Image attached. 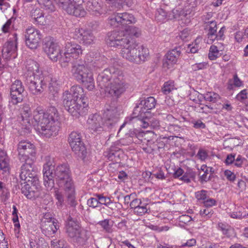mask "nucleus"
<instances>
[{
	"instance_id": "680f3d73",
	"label": "nucleus",
	"mask_w": 248,
	"mask_h": 248,
	"mask_svg": "<svg viewBox=\"0 0 248 248\" xmlns=\"http://www.w3.org/2000/svg\"><path fill=\"white\" fill-rule=\"evenodd\" d=\"M183 2L182 0H167L166 4L171 6L174 11L173 7L181 5Z\"/></svg>"
},
{
	"instance_id": "c756f323",
	"label": "nucleus",
	"mask_w": 248,
	"mask_h": 248,
	"mask_svg": "<svg viewBox=\"0 0 248 248\" xmlns=\"http://www.w3.org/2000/svg\"><path fill=\"white\" fill-rule=\"evenodd\" d=\"M145 135V133L144 132L136 128L130 129L127 134V136L131 138L132 141L136 144H140Z\"/></svg>"
},
{
	"instance_id": "6e6552de",
	"label": "nucleus",
	"mask_w": 248,
	"mask_h": 248,
	"mask_svg": "<svg viewBox=\"0 0 248 248\" xmlns=\"http://www.w3.org/2000/svg\"><path fill=\"white\" fill-rule=\"evenodd\" d=\"M18 159L21 162L27 165L33 164L36 160V148L30 142L21 141L17 145Z\"/></svg>"
},
{
	"instance_id": "09e8293b",
	"label": "nucleus",
	"mask_w": 248,
	"mask_h": 248,
	"mask_svg": "<svg viewBox=\"0 0 248 248\" xmlns=\"http://www.w3.org/2000/svg\"><path fill=\"white\" fill-rule=\"evenodd\" d=\"M204 99L209 102H216L219 99V96L218 94L214 93H208L204 95Z\"/></svg>"
},
{
	"instance_id": "0e129e2a",
	"label": "nucleus",
	"mask_w": 248,
	"mask_h": 248,
	"mask_svg": "<svg viewBox=\"0 0 248 248\" xmlns=\"http://www.w3.org/2000/svg\"><path fill=\"white\" fill-rule=\"evenodd\" d=\"M64 244V241L62 240H53L51 241V246L52 248H61Z\"/></svg>"
},
{
	"instance_id": "0eeeda50",
	"label": "nucleus",
	"mask_w": 248,
	"mask_h": 248,
	"mask_svg": "<svg viewBox=\"0 0 248 248\" xmlns=\"http://www.w3.org/2000/svg\"><path fill=\"white\" fill-rule=\"evenodd\" d=\"M62 98V103L65 109L73 117L78 118L85 115L88 111V99L83 98L78 100H71V96Z\"/></svg>"
},
{
	"instance_id": "37998d69",
	"label": "nucleus",
	"mask_w": 248,
	"mask_h": 248,
	"mask_svg": "<svg viewBox=\"0 0 248 248\" xmlns=\"http://www.w3.org/2000/svg\"><path fill=\"white\" fill-rule=\"evenodd\" d=\"M23 93H19V92H17L16 94L14 93H10L11 99L9 102L13 105H16L19 103H21L23 101Z\"/></svg>"
},
{
	"instance_id": "6e6d98bb",
	"label": "nucleus",
	"mask_w": 248,
	"mask_h": 248,
	"mask_svg": "<svg viewBox=\"0 0 248 248\" xmlns=\"http://www.w3.org/2000/svg\"><path fill=\"white\" fill-rule=\"evenodd\" d=\"M191 123L193 124V127L196 129H204L206 127L205 124L201 120H192Z\"/></svg>"
},
{
	"instance_id": "5fc2aeb1",
	"label": "nucleus",
	"mask_w": 248,
	"mask_h": 248,
	"mask_svg": "<svg viewBox=\"0 0 248 248\" xmlns=\"http://www.w3.org/2000/svg\"><path fill=\"white\" fill-rule=\"evenodd\" d=\"M38 2L43 5L46 9L53 10L54 6L51 0H37Z\"/></svg>"
},
{
	"instance_id": "49530a36",
	"label": "nucleus",
	"mask_w": 248,
	"mask_h": 248,
	"mask_svg": "<svg viewBox=\"0 0 248 248\" xmlns=\"http://www.w3.org/2000/svg\"><path fill=\"white\" fill-rule=\"evenodd\" d=\"M21 114L23 120H24V119H25V120L28 119V118L31 114V109L29 104H24L22 105V107L21 109Z\"/></svg>"
},
{
	"instance_id": "f03ea898",
	"label": "nucleus",
	"mask_w": 248,
	"mask_h": 248,
	"mask_svg": "<svg viewBox=\"0 0 248 248\" xmlns=\"http://www.w3.org/2000/svg\"><path fill=\"white\" fill-rule=\"evenodd\" d=\"M101 93L119 98L128 87L123 71L113 67L106 68L97 78Z\"/></svg>"
},
{
	"instance_id": "338daca9",
	"label": "nucleus",
	"mask_w": 248,
	"mask_h": 248,
	"mask_svg": "<svg viewBox=\"0 0 248 248\" xmlns=\"http://www.w3.org/2000/svg\"><path fill=\"white\" fill-rule=\"evenodd\" d=\"M198 158L201 160H204L208 156L207 153L202 149H200L197 155Z\"/></svg>"
},
{
	"instance_id": "603ef678",
	"label": "nucleus",
	"mask_w": 248,
	"mask_h": 248,
	"mask_svg": "<svg viewBox=\"0 0 248 248\" xmlns=\"http://www.w3.org/2000/svg\"><path fill=\"white\" fill-rule=\"evenodd\" d=\"M137 121H139V118H138V117H137V116L134 115L133 114V112L132 114V115H131L130 116L127 117L125 118L124 122V124H122L120 126L119 130L120 131L122 129V128L124 126V125L126 124L131 123L133 122H135Z\"/></svg>"
},
{
	"instance_id": "2eb2a0df",
	"label": "nucleus",
	"mask_w": 248,
	"mask_h": 248,
	"mask_svg": "<svg viewBox=\"0 0 248 248\" xmlns=\"http://www.w3.org/2000/svg\"><path fill=\"white\" fill-rule=\"evenodd\" d=\"M41 34L40 31L34 28L26 29L24 32L25 41L26 46L31 49H35L39 46Z\"/></svg>"
},
{
	"instance_id": "4be33fe9",
	"label": "nucleus",
	"mask_w": 248,
	"mask_h": 248,
	"mask_svg": "<svg viewBox=\"0 0 248 248\" xmlns=\"http://www.w3.org/2000/svg\"><path fill=\"white\" fill-rule=\"evenodd\" d=\"M83 89L79 85L73 86L70 91H66L63 93L62 98L68 97L71 96V100H78L83 98H87L84 95Z\"/></svg>"
},
{
	"instance_id": "4d7b16f0",
	"label": "nucleus",
	"mask_w": 248,
	"mask_h": 248,
	"mask_svg": "<svg viewBox=\"0 0 248 248\" xmlns=\"http://www.w3.org/2000/svg\"><path fill=\"white\" fill-rule=\"evenodd\" d=\"M53 219H56L52 217L50 213H46L44 215L43 217L41 219V224H45L46 222L53 221Z\"/></svg>"
},
{
	"instance_id": "e2e57ef3",
	"label": "nucleus",
	"mask_w": 248,
	"mask_h": 248,
	"mask_svg": "<svg viewBox=\"0 0 248 248\" xmlns=\"http://www.w3.org/2000/svg\"><path fill=\"white\" fill-rule=\"evenodd\" d=\"M15 20L13 18H11L8 19L6 22L3 25L2 27V31L4 33H7L9 32L10 29L11 25L13 21Z\"/></svg>"
},
{
	"instance_id": "4468645a",
	"label": "nucleus",
	"mask_w": 248,
	"mask_h": 248,
	"mask_svg": "<svg viewBox=\"0 0 248 248\" xmlns=\"http://www.w3.org/2000/svg\"><path fill=\"white\" fill-rule=\"evenodd\" d=\"M13 38H10L4 45L2 50V57L7 60L15 59L17 56V34L14 33Z\"/></svg>"
},
{
	"instance_id": "9d476101",
	"label": "nucleus",
	"mask_w": 248,
	"mask_h": 248,
	"mask_svg": "<svg viewBox=\"0 0 248 248\" xmlns=\"http://www.w3.org/2000/svg\"><path fill=\"white\" fill-rule=\"evenodd\" d=\"M156 104L155 99L150 96L143 99L140 98L133 110V114L139 119L147 118L152 115L150 110L154 108Z\"/></svg>"
},
{
	"instance_id": "864d4df0",
	"label": "nucleus",
	"mask_w": 248,
	"mask_h": 248,
	"mask_svg": "<svg viewBox=\"0 0 248 248\" xmlns=\"http://www.w3.org/2000/svg\"><path fill=\"white\" fill-rule=\"evenodd\" d=\"M207 191L205 190H202L195 192V197L199 201H204L206 199Z\"/></svg>"
},
{
	"instance_id": "412c9836",
	"label": "nucleus",
	"mask_w": 248,
	"mask_h": 248,
	"mask_svg": "<svg viewBox=\"0 0 248 248\" xmlns=\"http://www.w3.org/2000/svg\"><path fill=\"white\" fill-rule=\"evenodd\" d=\"M182 46H176L170 50L166 55V60L163 63L164 66L170 68V66L176 63L181 54Z\"/></svg>"
},
{
	"instance_id": "aec40b11",
	"label": "nucleus",
	"mask_w": 248,
	"mask_h": 248,
	"mask_svg": "<svg viewBox=\"0 0 248 248\" xmlns=\"http://www.w3.org/2000/svg\"><path fill=\"white\" fill-rule=\"evenodd\" d=\"M104 155L107 159L114 163H120L121 158L124 156V153L120 148L111 146L108 150L104 153Z\"/></svg>"
},
{
	"instance_id": "b1692460",
	"label": "nucleus",
	"mask_w": 248,
	"mask_h": 248,
	"mask_svg": "<svg viewBox=\"0 0 248 248\" xmlns=\"http://www.w3.org/2000/svg\"><path fill=\"white\" fill-rule=\"evenodd\" d=\"M102 2L100 0H90L86 3V9L92 15L98 16L102 13Z\"/></svg>"
},
{
	"instance_id": "13d9d810",
	"label": "nucleus",
	"mask_w": 248,
	"mask_h": 248,
	"mask_svg": "<svg viewBox=\"0 0 248 248\" xmlns=\"http://www.w3.org/2000/svg\"><path fill=\"white\" fill-rule=\"evenodd\" d=\"M224 175L227 179L230 182H233L236 179L235 174L231 170H227L224 171Z\"/></svg>"
},
{
	"instance_id": "dca6fc26",
	"label": "nucleus",
	"mask_w": 248,
	"mask_h": 248,
	"mask_svg": "<svg viewBox=\"0 0 248 248\" xmlns=\"http://www.w3.org/2000/svg\"><path fill=\"white\" fill-rule=\"evenodd\" d=\"M73 37L84 46H88L94 43L95 37L90 30L77 28L74 32Z\"/></svg>"
},
{
	"instance_id": "1a4fd4ad",
	"label": "nucleus",
	"mask_w": 248,
	"mask_h": 248,
	"mask_svg": "<svg viewBox=\"0 0 248 248\" xmlns=\"http://www.w3.org/2000/svg\"><path fill=\"white\" fill-rule=\"evenodd\" d=\"M21 193L30 200L37 198H44L45 192L41 189L39 178H35L31 183H21L20 184Z\"/></svg>"
},
{
	"instance_id": "8fccbe9b",
	"label": "nucleus",
	"mask_w": 248,
	"mask_h": 248,
	"mask_svg": "<svg viewBox=\"0 0 248 248\" xmlns=\"http://www.w3.org/2000/svg\"><path fill=\"white\" fill-rule=\"evenodd\" d=\"M147 205L148 204H146L145 205H140L135 209L134 211V214L139 216H141L144 215L145 213H147L148 210L147 208Z\"/></svg>"
},
{
	"instance_id": "9b49d317",
	"label": "nucleus",
	"mask_w": 248,
	"mask_h": 248,
	"mask_svg": "<svg viewBox=\"0 0 248 248\" xmlns=\"http://www.w3.org/2000/svg\"><path fill=\"white\" fill-rule=\"evenodd\" d=\"M25 84L31 93L35 95L41 94L46 88L44 78L39 76L28 77L25 79Z\"/></svg>"
},
{
	"instance_id": "774afa93",
	"label": "nucleus",
	"mask_w": 248,
	"mask_h": 248,
	"mask_svg": "<svg viewBox=\"0 0 248 248\" xmlns=\"http://www.w3.org/2000/svg\"><path fill=\"white\" fill-rule=\"evenodd\" d=\"M55 197L58 200V202L60 205H62L64 202L63 196L62 192L57 189L55 191Z\"/></svg>"
},
{
	"instance_id": "a211bd4d",
	"label": "nucleus",
	"mask_w": 248,
	"mask_h": 248,
	"mask_svg": "<svg viewBox=\"0 0 248 248\" xmlns=\"http://www.w3.org/2000/svg\"><path fill=\"white\" fill-rule=\"evenodd\" d=\"M43 49L50 60L54 62L59 60L61 62V57L63 55L61 54L60 48L57 44L47 42L44 45Z\"/></svg>"
},
{
	"instance_id": "4c0bfd02",
	"label": "nucleus",
	"mask_w": 248,
	"mask_h": 248,
	"mask_svg": "<svg viewBox=\"0 0 248 248\" xmlns=\"http://www.w3.org/2000/svg\"><path fill=\"white\" fill-rule=\"evenodd\" d=\"M24 87L20 80H16L11 86L10 93L16 94L17 92L24 93Z\"/></svg>"
},
{
	"instance_id": "a878e982",
	"label": "nucleus",
	"mask_w": 248,
	"mask_h": 248,
	"mask_svg": "<svg viewBox=\"0 0 248 248\" xmlns=\"http://www.w3.org/2000/svg\"><path fill=\"white\" fill-rule=\"evenodd\" d=\"M89 237V232L82 229L76 234V236L72 239L73 241L78 246H84L87 244Z\"/></svg>"
},
{
	"instance_id": "2f4dec72",
	"label": "nucleus",
	"mask_w": 248,
	"mask_h": 248,
	"mask_svg": "<svg viewBox=\"0 0 248 248\" xmlns=\"http://www.w3.org/2000/svg\"><path fill=\"white\" fill-rule=\"evenodd\" d=\"M81 4L74 3L71 8V12H68L67 14L76 17H84L86 14V12L81 6Z\"/></svg>"
},
{
	"instance_id": "cd10ccee",
	"label": "nucleus",
	"mask_w": 248,
	"mask_h": 248,
	"mask_svg": "<svg viewBox=\"0 0 248 248\" xmlns=\"http://www.w3.org/2000/svg\"><path fill=\"white\" fill-rule=\"evenodd\" d=\"M30 16L34 21L39 25H44L46 23L44 13L43 11L39 8L32 9L31 11Z\"/></svg>"
},
{
	"instance_id": "79ce46f5",
	"label": "nucleus",
	"mask_w": 248,
	"mask_h": 248,
	"mask_svg": "<svg viewBox=\"0 0 248 248\" xmlns=\"http://www.w3.org/2000/svg\"><path fill=\"white\" fill-rule=\"evenodd\" d=\"M126 32L129 36H133L136 37H139L141 34L140 30L133 26H128L124 29Z\"/></svg>"
},
{
	"instance_id": "f3484780",
	"label": "nucleus",
	"mask_w": 248,
	"mask_h": 248,
	"mask_svg": "<svg viewBox=\"0 0 248 248\" xmlns=\"http://www.w3.org/2000/svg\"><path fill=\"white\" fill-rule=\"evenodd\" d=\"M65 228L67 235L71 239L76 236V234L83 229L79 222L70 215L66 218Z\"/></svg>"
},
{
	"instance_id": "f257e3e1",
	"label": "nucleus",
	"mask_w": 248,
	"mask_h": 248,
	"mask_svg": "<svg viewBox=\"0 0 248 248\" xmlns=\"http://www.w3.org/2000/svg\"><path fill=\"white\" fill-rule=\"evenodd\" d=\"M111 47H122V57L136 64L144 62L149 57V50L143 46H139L130 36L122 32L113 31L108 33L106 40Z\"/></svg>"
},
{
	"instance_id": "e433bc0d",
	"label": "nucleus",
	"mask_w": 248,
	"mask_h": 248,
	"mask_svg": "<svg viewBox=\"0 0 248 248\" xmlns=\"http://www.w3.org/2000/svg\"><path fill=\"white\" fill-rule=\"evenodd\" d=\"M9 159L6 153L3 151H0V169L6 172L9 170Z\"/></svg>"
},
{
	"instance_id": "3c124183",
	"label": "nucleus",
	"mask_w": 248,
	"mask_h": 248,
	"mask_svg": "<svg viewBox=\"0 0 248 248\" xmlns=\"http://www.w3.org/2000/svg\"><path fill=\"white\" fill-rule=\"evenodd\" d=\"M87 204L92 208H96L99 207L97 196L89 198L87 202Z\"/></svg>"
},
{
	"instance_id": "7ed1b4c3",
	"label": "nucleus",
	"mask_w": 248,
	"mask_h": 248,
	"mask_svg": "<svg viewBox=\"0 0 248 248\" xmlns=\"http://www.w3.org/2000/svg\"><path fill=\"white\" fill-rule=\"evenodd\" d=\"M43 173L44 185L47 188L52 189L55 183L63 189L75 186L67 164L58 165L55 168L53 162L49 160L44 165Z\"/></svg>"
},
{
	"instance_id": "7c9ffc66",
	"label": "nucleus",
	"mask_w": 248,
	"mask_h": 248,
	"mask_svg": "<svg viewBox=\"0 0 248 248\" xmlns=\"http://www.w3.org/2000/svg\"><path fill=\"white\" fill-rule=\"evenodd\" d=\"M71 149L76 154H77L78 156L84 160L87 155V151L85 145L83 141H78L74 143V146L72 144H70Z\"/></svg>"
},
{
	"instance_id": "5701e85b",
	"label": "nucleus",
	"mask_w": 248,
	"mask_h": 248,
	"mask_svg": "<svg viewBox=\"0 0 248 248\" xmlns=\"http://www.w3.org/2000/svg\"><path fill=\"white\" fill-rule=\"evenodd\" d=\"M42 232L46 236H49L55 234L59 229L58 221L57 219H53L52 221L46 222L45 224H40Z\"/></svg>"
},
{
	"instance_id": "bb28decb",
	"label": "nucleus",
	"mask_w": 248,
	"mask_h": 248,
	"mask_svg": "<svg viewBox=\"0 0 248 248\" xmlns=\"http://www.w3.org/2000/svg\"><path fill=\"white\" fill-rule=\"evenodd\" d=\"M26 69L27 71L24 74L25 79L30 76L31 77L38 76L35 73L39 72V66L35 61L32 60L27 61L26 64Z\"/></svg>"
},
{
	"instance_id": "393cba45",
	"label": "nucleus",
	"mask_w": 248,
	"mask_h": 248,
	"mask_svg": "<svg viewBox=\"0 0 248 248\" xmlns=\"http://www.w3.org/2000/svg\"><path fill=\"white\" fill-rule=\"evenodd\" d=\"M107 60L108 59L104 57H100L98 59L92 61L90 62H86L84 65L87 66L88 65V68L90 71L91 70H97L102 68H105L107 66Z\"/></svg>"
},
{
	"instance_id": "c85d7f7f",
	"label": "nucleus",
	"mask_w": 248,
	"mask_h": 248,
	"mask_svg": "<svg viewBox=\"0 0 248 248\" xmlns=\"http://www.w3.org/2000/svg\"><path fill=\"white\" fill-rule=\"evenodd\" d=\"M140 122V125L146 128L150 126L154 129H158L160 126L159 121L155 118H152V115L147 118H143V119H139Z\"/></svg>"
},
{
	"instance_id": "72a5a7b5",
	"label": "nucleus",
	"mask_w": 248,
	"mask_h": 248,
	"mask_svg": "<svg viewBox=\"0 0 248 248\" xmlns=\"http://www.w3.org/2000/svg\"><path fill=\"white\" fill-rule=\"evenodd\" d=\"M30 245L31 248H49L47 243L42 237L38 238L35 240L31 239Z\"/></svg>"
},
{
	"instance_id": "69168bd1",
	"label": "nucleus",
	"mask_w": 248,
	"mask_h": 248,
	"mask_svg": "<svg viewBox=\"0 0 248 248\" xmlns=\"http://www.w3.org/2000/svg\"><path fill=\"white\" fill-rule=\"evenodd\" d=\"M207 64V63L206 62H200L195 63L192 65V68L194 71L204 69L206 68Z\"/></svg>"
},
{
	"instance_id": "a18cd8bd",
	"label": "nucleus",
	"mask_w": 248,
	"mask_h": 248,
	"mask_svg": "<svg viewBox=\"0 0 248 248\" xmlns=\"http://www.w3.org/2000/svg\"><path fill=\"white\" fill-rule=\"evenodd\" d=\"M98 224L101 226L103 230L107 233H112L113 229L112 225L109 224V220L108 219H104L98 222Z\"/></svg>"
},
{
	"instance_id": "c03bdc74",
	"label": "nucleus",
	"mask_w": 248,
	"mask_h": 248,
	"mask_svg": "<svg viewBox=\"0 0 248 248\" xmlns=\"http://www.w3.org/2000/svg\"><path fill=\"white\" fill-rule=\"evenodd\" d=\"M79 141H82L81 140V136L80 133L73 131L69 136L68 142L69 144L74 146V143Z\"/></svg>"
},
{
	"instance_id": "473e14b6",
	"label": "nucleus",
	"mask_w": 248,
	"mask_h": 248,
	"mask_svg": "<svg viewBox=\"0 0 248 248\" xmlns=\"http://www.w3.org/2000/svg\"><path fill=\"white\" fill-rule=\"evenodd\" d=\"M67 198L68 204L71 207H75L77 202L75 200V186L64 189Z\"/></svg>"
},
{
	"instance_id": "052dcab7",
	"label": "nucleus",
	"mask_w": 248,
	"mask_h": 248,
	"mask_svg": "<svg viewBox=\"0 0 248 248\" xmlns=\"http://www.w3.org/2000/svg\"><path fill=\"white\" fill-rule=\"evenodd\" d=\"M226 31L225 26L222 27L217 33H215V35L213 36L214 40L217 39V40H223L224 36V32Z\"/></svg>"
},
{
	"instance_id": "c9c22d12",
	"label": "nucleus",
	"mask_w": 248,
	"mask_h": 248,
	"mask_svg": "<svg viewBox=\"0 0 248 248\" xmlns=\"http://www.w3.org/2000/svg\"><path fill=\"white\" fill-rule=\"evenodd\" d=\"M94 196H97L99 206L100 205H104L112 209L110 207L113 203L112 201L107 196H105L103 194L95 193L93 194Z\"/></svg>"
},
{
	"instance_id": "423d86ee",
	"label": "nucleus",
	"mask_w": 248,
	"mask_h": 248,
	"mask_svg": "<svg viewBox=\"0 0 248 248\" xmlns=\"http://www.w3.org/2000/svg\"><path fill=\"white\" fill-rule=\"evenodd\" d=\"M85 61H77L73 64L71 73L73 77L89 91H92L95 88V82L92 72L85 66Z\"/></svg>"
},
{
	"instance_id": "f704fd0d",
	"label": "nucleus",
	"mask_w": 248,
	"mask_h": 248,
	"mask_svg": "<svg viewBox=\"0 0 248 248\" xmlns=\"http://www.w3.org/2000/svg\"><path fill=\"white\" fill-rule=\"evenodd\" d=\"M217 228L220 230L223 234L225 235L227 237H231L233 234V229L229 225L219 222L217 224Z\"/></svg>"
},
{
	"instance_id": "f8f14e48",
	"label": "nucleus",
	"mask_w": 248,
	"mask_h": 248,
	"mask_svg": "<svg viewBox=\"0 0 248 248\" xmlns=\"http://www.w3.org/2000/svg\"><path fill=\"white\" fill-rule=\"evenodd\" d=\"M82 53V49L80 45L68 42L65 44L63 55L61 57V62L62 64L69 62L73 59H77Z\"/></svg>"
},
{
	"instance_id": "a19ab883",
	"label": "nucleus",
	"mask_w": 248,
	"mask_h": 248,
	"mask_svg": "<svg viewBox=\"0 0 248 248\" xmlns=\"http://www.w3.org/2000/svg\"><path fill=\"white\" fill-rule=\"evenodd\" d=\"M175 89L174 81L169 80L164 83L161 90L164 94L167 95Z\"/></svg>"
},
{
	"instance_id": "58836bf2",
	"label": "nucleus",
	"mask_w": 248,
	"mask_h": 248,
	"mask_svg": "<svg viewBox=\"0 0 248 248\" xmlns=\"http://www.w3.org/2000/svg\"><path fill=\"white\" fill-rule=\"evenodd\" d=\"M57 3L59 7L68 13V12H71V8L74 3L71 0H57Z\"/></svg>"
},
{
	"instance_id": "ea45409f",
	"label": "nucleus",
	"mask_w": 248,
	"mask_h": 248,
	"mask_svg": "<svg viewBox=\"0 0 248 248\" xmlns=\"http://www.w3.org/2000/svg\"><path fill=\"white\" fill-rule=\"evenodd\" d=\"M207 28L208 29L207 35L209 38L214 40L213 36L215 35L217 32V23L215 21H211L208 22Z\"/></svg>"
},
{
	"instance_id": "bf43d9fd",
	"label": "nucleus",
	"mask_w": 248,
	"mask_h": 248,
	"mask_svg": "<svg viewBox=\"0 0 248 248\" xmlns=\"http://www.w3.org/2000/svg\"><path fill=\"white\" fill-rule=\"evenodd\" d=\"M247 94L248 93L247 89L242 90L237 94L236 99L240 102H243L244 100L248 98Z\"/></svg>"
},
{
	"instance_id": "39448f33",
	"label": "nucleus",
	"mask_w": 248,
	"mask_h": 248,
	"mask_svg": "<svg viewBox=\"0 0 248 248\" xmlns=\"http://www.w3.org/2000/svg\"><path fill=\"white\" fill-rule=\"evenodd\" d=\"M33 119L37 124V130L44 137L49 138L56 136L59 130V115L53 106L44 111L42 107L38 106L33 111Z\"/></svg>"
},
{
	"instance_id": "20e7f679",
	"label": "nucleus",
	"mask_w": 248,
	"mask_h": 248,
	"mask_svg": "<svg viewBox=\"0 0 248 248\" xmlns=\"http://www.w3.org/2000/svg\"><path fill=\"white\" fill-rule=\"evenodd\" d=\"M105 108L103 117L95 113L90 115L87 120L89 128L97 133L115 128L122 113L120 107L114 100L107 103Z\"/></svg>"
},
{
	"instance_id": "de8ad7c7",
	"label": "nucleus",
	"mask_w": 248,
	"mask_h": 248,
	"mask_svg": "<svg viewBox=\"0 0 248 248\" xmlns=\"http://www.w3.org/2000/svg\"><path fill=\"white\" fill-rule=\"evenodd\" d=\"M219 52L217 47L214 45L210 46L208 54L209 59L211 60H215L219 57Z\"/></svg>"
},
{
	"instance_id": "6ab92c4d",
	"label": "nucleus",
	"mask_w": 248,
	"mask_h": 248,
	"mask_svg": "<svg viewBox=\"0 0 248 248\" xmlns=\"http://www.w3.org/2000/svg\"><path fill=\"white\" fill-rule=\"evenodd\" d=\"M23 163L20 168L19 177L23 183H31L35 178H38L36 172L33 170V164L29 165Z\"/></svg>"
},
{
	"instance_id": "ddd939ff",
	"label": "nucleus",
	"mask_w": 248,
	"mask_h": 248,
	"mask_svg": "<svg viewBox=\"0 0 248 248\" xmlns=\"http://www.w3.org/2000/svg\"><path fill=\"white\" fill-rule=\"evenodd\" d=\"M134 16L128 13H117L110 19V24L116 27L124 29L128 25L135 22Z\"/></svg>"
}]
</instances>
